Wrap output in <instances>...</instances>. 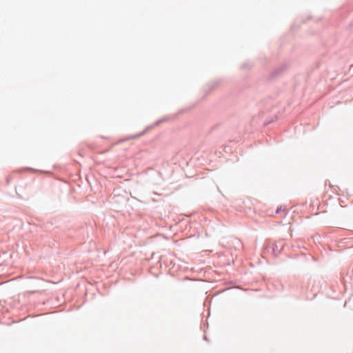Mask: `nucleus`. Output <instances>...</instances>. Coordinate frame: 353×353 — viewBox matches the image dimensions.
I'll use <instances>...</instances> for the list:
<instances>
[{
    "mask_svg": "<svg viewBox=\"0 0 353 353\" xmlns=\"http://www.w3.org/2000/svg\"><path fill=\"white\" fill-rule=\"evenodd\" d=\"M276 212L277 214L280 213V212H284L285 214H286V209L285 208L283 207V206H280L277 208Z\"/></svg>",
    "mask_w": 353,
    "mask_h": 353,
    "instance_id": "obj_1",
    "label": "nucleus"
}]
</instances>
